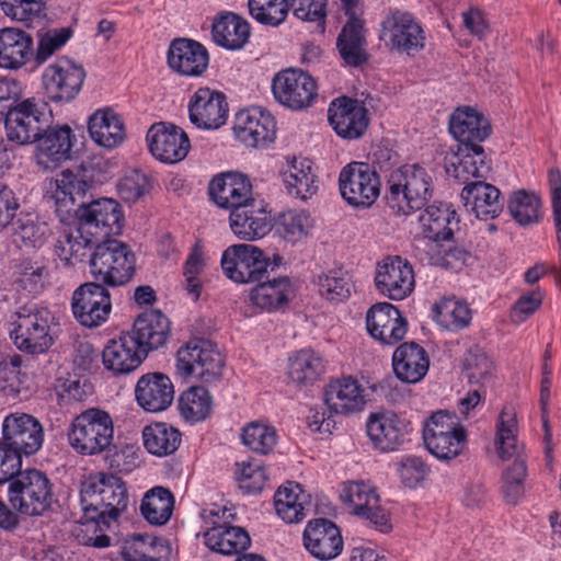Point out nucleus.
Listing matches in <instances>:
<instances>
[{
	"label": "nucleus",
	"mask_w": 561,
	"mask_h": 561,
	"mask_svg": "<svg viewBox=\"0 0 561 561\" xmlns=\"http://www.w3.org/2000/svg\"><path fill=\"white\" fill-rule=\"evenodd\" d=\"M84 545L106 548L111 538L105 534L127 510L129 496L125 482L111 473L98 472L87 477L80 488Z\"/></svg>",
	"instance_id": "obj_1"
},
{
	"label": "nucleus",
	"mask_w": 561,
	"mask_h": 561,
	"mask_svg": "<svg viewBox=\"0 0 561 561\" xmlns=\"http://www.w3.org/2000/svg\"><path fill=\"white\" fill-rule=\"evenodd\" d=\"M432 194L427 171L417 164H405L390 173L385 201L394 215H408L426 206Z\"/></svg>",
	"instance_id": "obj_2"
},
{
	"label": "nucleus",
	"mask_w": 561,
	"mask_h": 561,
	"mask_svg": "<svg viewBox=\"0 0 561 561\" xmlns=\"http://www.w3.org/2000/svg\"><path fill=\"white\" fill-rule=\"evenodd\" d=\"M516 412L512 405H505L497 422V454L502 459L515 457L502 473V493L505 502L517 504L525 493L527 465L516 446Z\"/></svg>",
	"instance_id": "obj_3"
},
{
	"label": "nucleus",
	"mask_w": 561,
	"mask_h": 561,
	"mask_svg": "<svg viewBox=\"0 0 561 561\" xmlns=\"http://www.w3.org/2000/svg\"><path fill=\"white\" fill-rule=\"evenodd\" d=\"M283 262V257L274 255L271 261L264 252L253 244H233L228 247L221 256V268L225 275L236 283H257L274 273Z\"/></svg>",
	"instance_id": "obj_4"
},
{
	"label": "nucleus",
	"mask_w": 561,
	"mask_h": 561,
	"mask_svg": "<svg viewBox=\"0 0 561 561\" xmlns=\"http://www.w3.org/2000/svg\"><path fill=\"white\" fill-rule=\"evenodd\" d=\"M136 254L116 239L103 240L90 256V272L107 286L128 283L136 273Z\"/></svg>",
	"instance_id": "obj_5"
},
{
	"label": "nucleus",
	"mask_w": 561,
	"mask_h": 561,
	"mask_svg": "<svg viewBox=\"0 0 561 561\" xmlns=\"http://www.w3.org/2000/svg\"><path fill=\"white\" fill-rule=\"evenodd\" d=\"M114 434L111 415L92 408L77 415L68 430V442L80 455L93 456L105 451L112 444Z\"/></svg>",
	"instance_id": "obj_6"
},
{
	"label": "nucleus",
	"mask_w": 561,
	"mask_h": 561,
	"mask_svg": "<svg viewBox=\"0 0 561 561\" xmlns=\"http://www.w3.org/2000/svg\"><path fill=\"white\" fill-rule=\"evenodd\" d=\"M423 440L427 450L440 460L458 457L467 444V431L455 412L439 410L425 422Z\"/></svg>",
	"instance_id": "obj_7"
},
{
	"label": "nucleus",
	"mask_w": 561,
	"mask_h": 561,
	"mask_svg": "<svg viewBox=\"0 0 561 561\" xmlns=\"http://www.w3.org/2000/svg\"><path fill=\"white\" fill-rule=\"evenodd\" d=\"M2 119L8 140L25 146L37 142L44 130L53 123V114L47 103L26 99L7 111Z\"/></svg>",
	"instance_id": "obj_8"
},
{
	"label": "nucleus",
	"mask_w": 561,
	"mask_h": 561,
	"mask_svg": "<svg viewBox=\"0 0 561 561\" xmlns=\"http://www.w3.org/2000/svg\"><path fill=\"white\" fill-rule=\"evenodd\" d=\"M53 500L51 483L47 476L37 470L28 469L9 481L8 501L20 514L39 516L46 512Z\"/></svg>",
	"instance_id": "obj_9"
},
{
	"label": "nucleus",
	"mask_w": 561,
	"mask_h": 561,
	"mask_svg": "<svg viewBox=\"0 0 561 561\" xmlns=\"http://www.w3.org/2000/svg\"><path fill=\"white\" fill-rule=\"evenodd\" d=\"M10 337L21 352L38 355L53 345L48 319L35 305L20 307L10 317Z\"/></svg>",
	"instance_id": "obj_10"
},
{
	"label": "nucleus",
	"mask_w": 561,
	"mask_h": 561,
	"mask_svg": "<svg viewBox=\"0 0 561 561\" xmlns=\"http://www.w3.org/2000/svg\"><path fill=\"white\" fill-rule=\"evenodd\" d=\"M225 357L210 341L193 340L176 353V370L181 377L196 375L204 383H215L222 377Z\"/></svg>",
	"instance_id": "obj_11"
},
{
	"label": "nucleus",
	"mask_w": 561,
	"mask_h": 561,
	"mask_svg": "<svg viewBox=\"0 0 561 561\" xmlns=\"http://www.w3.org/2000/svg\"><path fill=\"white\" fill-rule=\"evenodd\" d=\"M94 183L91 171L80 165L64 170L56 179V191L50 198L55 204V213L60 222L70 225L81 204H88L87 194Z\"/></svg>",
	"instance_id": "obj_12"
},
{
	"label": "nucleus",
	"mask_w": 561,
	"mask_h": 561,
	"mask_svg": "<svg viewBox=\"0 0 561 561\" xmlns=\"http://www.w3.org/2000/svg\"><path fill=\"white\" fill-rule=\"evenodd\" d=\"M380 179L368 162L353 161L339 175L342 198L353 208L367 209L380 195Z\"/></svg>",
	"instance_id": "obj_13"
},
{
	"label": "nucleus",
	"mask_w": 561,
	"mask_h": 561,
	"mask_svg": "<svg viewBox=\"0 0 561 561\" xmlns=\"http://www.w3.org/2000/svg\"><path fill=\"white\" fill-rule=\"evenodd\" d=\"M78 210L72 221L81 224V231L85 236H93L103 241L123 231L125 218L121 205L112 198L81 204Z\"/></svg>",
	"instance_id": "obj_14"
},
{
	"label": "nucleus",
	"mask_w": 561,
	"mask_h": 561,
	"mask_svg": "<svg viewBox=\"0 0 561 561\" xmlns=\"http://www.w3.org/2000/svg\"><path fill=\"white\" fill-rule=\"evenodd\" d=\"M380 38L391 49L414 56L425 47V33L414 15L408 11L390 10L381 23Z\"/></svg>",
	"instance_id": "obj_15"
},
{
	"label": "nucleus",
	"mask_w": 561,
	"mask_h": 561,
	"mask_svg": "<svg viewBox=\"0 0 561 561\" xmlns=\"http://www.w3.org/2000/svg\"><path fill=\"white\" fill-rule=\"evenodd\" d=\"M85 70L67 57L45 68L42 81L46 98L55 103L70 102L82 89Z\"/></svg>",
	"instance_id": "obj_16"
},
{
	"label": "nucleus",
	"mask_w": 561,
	"mask_h": 561,
	"mask_svg": "<svg viewBox=\"0 0 561 561\" xmlns=\"http://www.w3.org/2000/svg\"><path fill=\"white\" fill-rule=\"evenodd\" d=\"M275 100L285 107L301 111L310 107L317 98V83L306 71L285 69L279 71L272 81Z\"/></svg>",
	"instance_id": "obj_17"
},
{
	"label": "nucleus",
	"mask_w": 561,
	"mask_h": 561,
	"mask_svg": "<svg viewBox=\"0 0 561 561\" xmlns=\"http://www.w3.org/2000/svg\"><path fill=\"white\" fill-rule=\"evenodd\" d=\"M104 285L88 282L73 291L71 309L73 317L81 325L98 328L107 321L112 301L110 291Z\"/></svg>",
	"instance_id": "obj_18"
},
{
	"label": "nucleus",
	"mask_w": 561,
	"mask_h": 561,
	"mask_svg": "<svg viewBox=\"0 0 561 561\" xmlns=\"http://www.w3.org/2000/svg\"><path fill=\"white\" fill-rule=\"evenodd\" d=\"M76 135L67 124L47 127L36 142L35 161L45 171L57 169L71 160Z\"/></svg>",
	"instance_id": "obj_19"
},
{
	"label": "nucleus",
	"mask_w": 561,
	"mask_h": 561,
	"mask_svg": "<svg viewBox=\"0 0 561 561\" xmlns=\"http://www.w3.org/2000/svg\"><path fill=\"white\" fill-rule=\"evenodd\" d=\"M140 313L134 319L133 329L123 332L118 339L107 342L102 352V360L106 369L116 375H126L140 366Z\"/></svg>",
	"instance_id": "obj_20"
},
{
	"label": "nucleus",
	"mask_w": 561,
	"mask_h": 561,
	"mask_svg": "<svg viewBox=\"0 0 561 561\" xmlns=\"http://www.w3.org/2000/svg\"><path fill=\"white\" fill-rule=\"evenodd\" d=\"M146 140L151 154L164 163H176L185 159L191 142L180 127L164 122L153 124L147 131Z\"/></svg>",
	"instance_id": "obj_21"
},
{
	"label": "nucleus",
	"mask_w": 561,
	"mask_h": 561,
	"mask_svg": "<svg viewBox=\"0 0 561 561\" xmlns=\"http://www.w3.org/2000/svg\"><path fill=\"white\" fill-rule=\"evenodd\" d=\"M2 439L20 454V457L22 454L33 455L43 445L42 424L30 414L12 413L2 423Z\"/></svg>",
	"instance_id": "obj_22"
},
{
	"label": "nucleus",
	"mask_w": 561,
	"mask_h": 561,
	"mask_svg": "<svg viewBox=\"0 0 561 561\" xmlns=\"http://www.w3.org/2000/svg\"><path fill=\"white\" fill-rule=\"evenodd\" d=\"M375 285L389 299L402 300L413 291V268L400 256H388L377 265Z\"/></svg>",
	"instance_id": "obj_23"
},
{
	"label": "nucleus",
	"mask_w": 561,
	"mask_h": 561,
	"mask_svg": "<svg viewBox=\"0 0 561 561\" xmlns=\"http://www.w3.org/2000/svg\"><path fill=\"white\" fill-rule=\"evenodd\" d=\"M328 118L335 133L348 140L360 138L369 124L365 105L347 96L337 98L330 104Z\"/></svg>",
	"instance_id": "obj_24"
},
{
	"label": "nucleus",
	"mask_w": 561,
	"mask_h": 561,
	"mask_svg": "<svg viewBox=\"0 0 561 561\" xmlns=\"http://www.w3.org/2000/svg\"><path fill=\"white\" fill-rule=\"evenodd\" d=\"M234 134L248 147H265L275 140L276 121L260 107L247 108L236 115Z\"/></svg>",
	"instance_id": "obj_25"
},
{
	"label": "nucleus",
	"mask_w": 561,
	"mask_h": 561,
	"mask_svg": "<svg viewBox=\"0 0 561 561\" xmlns=\"http://www.w3.org/2000/svg\"><path fill=\"white\" fill-rule=\"evenodd\" d=\"M368 333L385 345H393L404 339L408 322L399 309L390 302H377L366 314Z\"/></svg>",
	"instance_id": "obj_26"
},
{
	"label": "nucleus",
	"mask_w": 561,
	"mask_h": 561,
	"mask_svg": "<svg viewBox=\"0 0 561 561\" xmlns=\"http://www.w3.org/2000/svg\"><path fill=\"white\" fill-rule=\"evenodd\" d=\"M228 103L222 92L198 89L188 104L190 119L198 128L217 129L228 117Z\"/></svg>",
	"instance_id": "obj_27"
},
{
	"label": "nucleus",
	"mask_w": 561,
	"mask_h": 561,
	"mask_svg": "<svg viewBox=\"0 0 561 561\" xmlns=\"http://www.w3.org/2000/svg\"><path fill=\"white\" fill-rule=\"evenodd\" d=\"M230 228L241 240L253 241L263 238L272 230L271 213L263 201H250L229 215Z\"/></svg>",
	"instance_id": "obj_28"
},
{
	"label": "nucleus",
	"mask_w": 561,
	"mask_h": 561,
	"mask_svg": "<svg viewBox=\"0 0 561 561\" xmlns=\"http://www.w3.org/2000/svg\"><path fill=\"white\" fill-rule=\"evenodd\" d=\"M208 193L218 207L230 213L254 199L249 178L238 172L216 175L209 183Z\"/></svg>",
	"instance_id": "obj_29"
},
{
	"label": "nucleus",
	"mask_w": 561,
	"mask_h": 561,
	"mask_svg": "<svg viewBox=\"0 0 561 561\" xmlns=\"http://www.w3.org/2000/svg\"><path fill=\"white\" fill-rule=\"evenodd\" d=\"M168 65L180 76L199 77L209 62V55L204 45L194 39L174 38L168 50Z\"/></svg>",
	"instance_id": "obj_30"
},
{
	"label": "nucleus",
	"mask_w": 561,
	"mask_h": 561,
	"mask_svg": "<svg viewBox=\"0 0 561 561\" xmlns=\"http://www.w3.org/2000/svg\"><path fill=\"white\" fill-rule=\"evenodd\" d=\"M447 175L459 183H469L471 178L485 180L491 172V162L486 159L482 146H458V150L445 159Z\"/></svg>",
	"instance_id": "obj_31"
},
{
	"label": "nucleus",
	"mask_w": 561,
	"mask_h": 561,
	"mask_svg": "<svg viewBox=\"0 0 561 561\" xmlns=\"http://www.w3.org/2000/svg\"><path fill=\"white\" fill-rule=\"evenodd\" d=\"M306 549L319 560L336 558L343 549V539L339 527L327 518L310 520L304 531Z\"/></svg>",
	"instance_id": "obj_32"
},
{
	"label": "nucleus",
	"mask_w": 561,
	"mask_h": 561,
	"mask_svg": "<svg viewBox=\"0 0 561 561\" xmlns=\"http://www.w3.org/2000/svg\"><path fill=\"white\" fill-rule=\"evenodd\" d=\"M460 197L466 209L481 220L494 219L503 210L501 191L484 180L467 183Z\"/></svg>",
	"instance_id": "obj_33"
},
{
	"label": "nucleus",
	"mask_w": 561,
	"mask_h": 561,
	"mask_svg": "<svg viewBox=\"0 0 561 561\" xmlns=\"http://www.w3.org/2000/svg\"><path fill=\"white\" fill-rule=\"evenodd\" d=\"M491 124L483 114L472 107H458L449 119V131L458 141V146H481L491 135Z\"/></svg>",
	"instance_id": "obj_34"
},
{
	"label": "nucleus",
	"mask_w": 561,
	"mask_h": 561,
	"mask_svg": "<svg viewBox=\"0 0 561 561\" xmlns=\"http://www.w3.org/2000/svg\"><path fill=\"white\" fill-rule=\"evenodd\" d=\"M91 139L100 147L114 149L126 138L123 119L111 107L95 111L88 121Z\"/></svg>",
	"instance_id": "obj_35"
},
{
	"label": "nucleus",
	"mask_w": 561,
	"mask_h": 561,
	"mask_svg": "<svg viewBox=\"0 0 561 561\" xmlns=\"http://www.w3.org/2000/svg\"><path fill=\"white\" fill-rule=\"evenodd\" d=\"M366 427L375 447L382 451L397 449L407 435L405 423L396 414H371Z\"/></svg>",
	"instance_id": "obj_36"
},
{
	"label": "nucleus",
	"mask_w": 561,
	"mask_h": 561,
	"mask_svg": "<svg viewBox=\"0 0 561 561\" xmlns=\"http://www.w3.org/2000/svg\"><path fill=\"white\" fill-rule=\"evenodd\" d=\"M428 365L425 350L415 342L401 344L392 356L396 377L405 383L419 382L426 375Z\"/></svg>",
	"instance_id": "obj_37"
},
{
	"label": "nucleus",
	"mask_w": 561,
	"mask_h": 561,
	"mask_svg": "<svg viewBox=\"0 0 561 561\" xmlns=\"http://www.w3.org/2000/svg\"><path fill=\"white\" fill-rule=\"evenodd\" d=\"M33 56V38L26 32L5 27L0 30V67L19 69Z\"/></svg>",
	"instance_id": "obj_38"
},
{
	"label": "nucleus",
	"mask_w": 561,
	"mask_h": 561,
	"mask_svg": "<svg viewBox=\"0 0 561 561\" xmlns=\"http://www.w3.org/2000/svg\"><path fill=\"white\" fill-rule=\"evenodd\" d=\"M324 402L331 413L347 414L362 410L363 389L353 378L332 381L324 390Z\"/></svg>",
	"instance_id": "obj_39"
},
{
	"label": "nucleus",
	"mask_w": 561,
	"mask_h": 561,
	"mask_svg": "<svg viewBox=\"0 0 561 561\" xmlns=\"http://www.w3.org/2000/svg\"><path fill=\"white\" fill-rule=\"evenodd\" d=\"M214 42L229 50L244 47L251 35L250 24L232 12L221 13L211 26Z\"/></svg>",
	"instance_id": "obj_40"
},
{
	"label": "nucleus",
	"mask_w": 561,
	"mask_h": 561,
	"mask_svg": "<svg viewBox=\"0 0 561 561\" xmlns=\"http://www.w3.org/2000/svg\"><path fill=\"white\" fill-rule=\"evenodd\" d=\"M364 21L346 22L337 38L336 47L343 61L351 67H359L368 61Z\"/></svg>",
	"instance_id": "obj_41"
},
{
	"label": "nucleus",
	"mask_w": 561,
	"mask_h": 561,
	"mask_svg": "<svg viewBox=\"0 0 561 561\" xmlns=\"http://www.w3.org/2000/svg\"><path fill=\"white\" fill-rule=\"evenodd\" d=\"M102 240L81 231V224L76 222V228L64 230L55 244V252L67 264L90 260L92 252Z\"/></svg>",
	"instance_id": "obj_42"
},
{
	"label": "nucleus",
	"mask_w": 561,
	"mask_h": 561,
	"mask_svg": "<svg viewBox=\"0 0 561 561\" xmlns=\"http://www.w3.org/2000/svg\"><path fill=\"white\" fill-rule=\"evenodd\" d=\"M459 218L447 204L430 205L421 216L426 238L433 241H448L459 229Z\"/></svg>",
	"instance_id": "obj_43"
},
{
	"label": "nucleus",
	"mask_w": 561,
	"mask_h": 561,
	"mask_svg": "<svg viewBox=\"0 0 561 561\" xmlns=\"http://www.w3.org/2000/svg\"><path fill=\"white\" fill-rule=\"evenodd\" d=\"M204 539L210 550L227 556L240 553L251 545V538L244 528L226 523L205 531Z\"/></svg>",
	"instance_id": "obj_44"
},
{
	"label": "nucleus",
	"mask_w": 561,
	"mask_h": 561,
	"mask_svg": "<svg viewBox=\"0 0 561 561\" xmlns=\"http://www.w3.org/2000/svg\"><path fill=\"white\" fill-rule=\"evenodd\" d=\"M290 291L289 277L270 275L256 283L250 293V300L260 309L271 311L287 305Z\"/></svg>",
	"instance_id": "obj_45"
},
{
	"label": "nucleus",
	"mask_w": 561,
	"mask_h": 561,
	"mask_svg": "<svg viewBox=\"0 0 561 561\" xmlns=\"http://www.w3.org/2000/svg\"><path fill=\"white\" fill-rule=\"evenodd\" d=\"M171 323L160 309L142 308V362L148 354L167 345Z\"/></svg>",
	"instance_id": "obj_46"
},
{
	"label": "nucleus",
	"mask_w": 561,
	"mask_h": 561,
	"mask_svg": "<svg viewBox=\"0 0 561 561\" xmlns=\"http://www.w3.org/2000/svg\"><path fill=\"white\" fill-rule=\"evenodd\" d=\"M174 399L173 385L162 373L142 375V410L160 412L171 405Z\"/></svg>",
	"instance_id": "obj_47"
},
{
	"label": "nucleus",
	"mask_w": 561,
	"mask_h": 561,
	"mask_svg": "<svg viewBox=\"0 0 561 561\" xmlns=\"http://www.w3.org/2000/svg\"><path fill=\"white\" fill-rule=\"evenodd\" d=\"M174 495L164 486L158 485L142 495V518L152 526H164L174 510Z\"/></svg>",
	"instance_id": "obj_48"
},
{
	"label": "nucleus",
	"mask_w": 561,
	"mask_h": 561,
	"mask_svg": "<svg viewBox=\"0 0 561 561\" xmlns=\"http://www.w3.org/2000/svg\"><path fill=\"white\" fill-rule=\"evenodd\" d=\"M181 444V433L171 425L156 422L142 428V445L154 456L173 454Z\"/></svg>",
	"instance_id": "obj_49"
},
{
	"label": "nucleus",
	"mask_w": 561,
	"mask_h": 561,
	"mask_svg": "<svg viewBox=\"0 0 561 561\" xmlns=\"http://www.w3.org/2000/svg\"><path fill=\"white\" fill-rule=\"evenodd\" d=\"M307 497L300 484L288 481L274 495L275 511L285 523H298L305 517Z\"/></svg>",
	"instance_id": "obj_50"
},
{
	"label": "nucleus",
	"mask_w": 561,
	"mask_h": 561,
	"mask_svg": "<svg viewBox=\"0 0 561 561\" xmlns=\"http://www.w3.org/2000/svg\"><path fill=\"white\" fill-rule=\"evenodd\" d=\"M434 318L437 323L449 331H459L471 322V310L466 302L454 297L443 298L433 306Z\"/></svg>",
	"instance_id": "obj_51"
},
{
	"label": "nucleus",
	"mask_w": 561,
	"mask_h": 561,
	"mask_svg": "<svg viewBox=\"0 0 561 561\" xmlns=\"http://www.w3.org/2000/svg\"><path fill=\"white\" fill-rule=\"evenodd\" d=\"M323 370L322 358L311 350H301L289 359L288 376L299 386L312 385Z\"/></svg>",
	"instance_id": "obj_52"
},
{
	"label": "nucleus",
	"mask_w": 561,
	"mask_h": 561,
	"mask_svg": "<svg viewBox=\"0 0 561 561\" xmlns=\"http://www.w3.org/2000/svg\"><path fill=\"white\" fill-rule=\"evenodd\" d=\"M316 175L311 172V163L308 160L297 161L295 158L284 172V183L289 194L301 199L316 194L318 186L314 184Z\"/></svg>",
	"instance_id": "obj_53"
},
{
	"label": "nucleus",
	"mask_w": 561,
	"mask_h": 561,
	"mask_svg": "<svg viewBox=\"0 0 561 561\" xmlns=\"http://www.w3.org/2000/svg\"><path fill=\"white\" fill-rule=\"evenodd\" d=\"M10 225L13 234L27 247L39 248L49 236L48 225L32 213L20 211Z\"/></svg>",
	"instance_id": "obj_54"
},
{
	"label": "nucleus",
	"mask_w": 561,
	"mask_h": 561,
	"mask_svg": "<svg viewBox=\"0 0 561 561\" xmlns=\"http://www.w3.org/2000/svg\"><path fill=\"white\" fill-rule=\"evenodd\" d=\"M540 197L524 188L513 192L507 201L510 215L520 226L537 224L540 219Z\"/></svg>",
	"instance_id": "obj_55"
},
{
	"label": "nucleus",
	"mask_w": 561,
	"mask_h": 561,
	"mask_svg": "<svg viewBox=\"0 0 561 561\" xmlns=\"http://www.w3.org/2000/svg\"><path fill=\"white\" fill-rule=\"evenodd\" d=\"M179 409L187 421H203L210 413L211 397L205 387L193 386L181 394Z\"/></svg>",
	"instance_id": "obj_56"
},
{
	"label": "nucleus",
	"mask_w": 561,
	"mask_h": 561,
	"mask_svg": "<svg viewBox=\"0 0 561 561\" xmlns=\"http://www.w3.org/2000/svg\"><path fill=\"white\" fill-rule=\"evenodd\" d=\"M22 357L18 354L0 357V390L7 397L16 398L26 390L27 376L22 373Z\"/></svg>",
	"instance_id": "obj_57"
},
{
	"label": "nucleus",
	"mask_w": 561,
	"mask_h": 561,
	"mask_svg": "<svg viewBox=\"0 0 561 561\" xmlns=\"http://www.w3.org/2000/svg\"><path fill=\"white\" fill-rule=\"evenodd\" d=\"M242 443L253 453L270 454L277 443L276 430L261 422H251L242 431Z\"/></svg>",
	"instance_id": "obj_58"
},
{
	"label": "nucleus",
	"mask_w": 561,
	"mask_h": 561,
	"mask_svg": "<svg viewBox=\"0 0 561 561\" xmlns=\"http://www.w3.org/2000/svg\"><path fill=\"white\" fill-rule=\"evenodd\" d=\"M288 10L289 0H249L250 14L261 24L279 25L285 21Z\"/></svg>",
	"instance_id": "obj_59"
},
{
	"label": "nucleus",
	"mask_w": 561,
	"mask_h": 561,
	"mask_svg": "<svg viewBox=\"0 0 561 561\" xmlns=\"http://www.w3.org/2000/svg\"><path fill=\"white\" fill-rule=\"evenodd\" d=\"M72 36L71 27L51 28L37 33V47L33 49V58L37 65L46 62Z\"/></svg>",
	"instance_id": "obj_60"
},
{
	"label": "nucleus",
	"mask_w": 561,
	"mask_h": 561,
	"mask_svg": "<svg viewBox=\"0 0 561 561\" xmlns=\"http://www.w3.org/2000/svg\"><path fill=\"white\" fill-rule=\"evenodd\" d=\"M462 369L470 383H479L485 380L493 370V362L479 346L470 347L462 359Z\"/></svg>",
	"instance_id": "obj_61"
},
{
	"label": "nucleus",
	"mask_w": 561,
	"mask_h": 561,
	"mask_svg": "<svg viewBox=\"0 0 561 561\" xmlns=\"http://www.w3.org/2000/svg\"><path fill=\"white\" fill-rule=\"evenodd\" d=\"M378 496L375 488L364 481L347 482L340 495L341 500L353 508L355 515L368 504L375 505Z\"/></svg>",
	"instance_id": "obj_62"
},
{
	"label": "nucleus",
	"mask_w": 561,
	"mask_h": 561,
	"mask_svg": "<svg viewBox=\"0 0 561 561\" xmlns=\"http://www.w3.org/2000/svg\"><path fill=\"white\" fill-rule=\"evenodd\" d=\"M310 227V217L306 213L288 211L282 215L277 231L284 240L295 243L308 234Z\"/></svg>",
	"instance_id": "obj_63"
},
{
	"label": "nucleus",
	"mask_w": 561,
	"mask_h": 561,
	"mask_svg": "<svg viewBox=\"0 0 561 561\" xmlns=\"http://www.w3.org/2000/svg\"><path fill=\"white\" fill-rule=\"evenodd\" d=\"M318 285L320 294L331 301H342L351 295L350 278L341 271H331L329 274L320 275Z\"/></svg>",
	"instance_id": "obj_64"
}]
</instances>
